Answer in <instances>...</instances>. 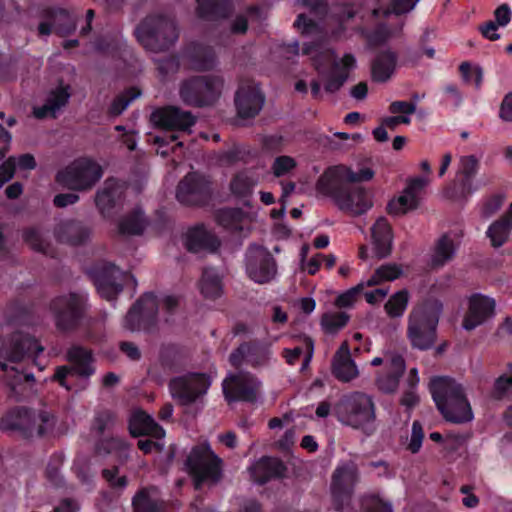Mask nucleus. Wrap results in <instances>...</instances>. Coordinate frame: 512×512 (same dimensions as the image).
I'll return each instance as SVG.
<instances>
[{"label":"nucleus","instance_id":"obj_1","mask_svg":"<svg viewBox=\"0 0 512 512\" xmlns=\"http://www.w3.org/2000/svg\"><path fill=\"white\" fill-rule=\"evenodd\" d=\"M430 390L436 406L445 420L465 423L473 419V412L461 384L448 377L431 381Z\"/></svg>","mask_w":512,"mask_h":512},{"label":"nucleus","instance_id":"obj_2","mask_svg":"<svg viewBox=\"0 0 512 512\" xmlns=\"http://www.w3.org/2000/svg\"><path fill=\"white\" fill-rule=\"evenodd\" d=\"M135 35L144 49L154 53L168 50L179 37L174 19L160 12L151 13L141 20Z\"/></svg>","mask_w":512,"mask_h":512},{"label":"nucleus","instance_id":"obj_3","mask_svg":"<svg viewBox=\"0 0 512 512\" xmlns=\"http://www.w3.org/2000/svg\"><path fill=\"white\" fill-rule=\"evenodd\" d=\"M333 413L344 425L361 429L367 434L375 431L376 406L368 394L354 392L343 396L333 406Z\"/></svg>","mask_w":512,"mask_h":512},{"label":"nucleus","instance_id":"obj_4","mask_svg":"<svg viewBox=\"0 0 512 512\" xmlns=\"http://www.w3.org/2000/svg\"><path fill=\"white\" fill-rule=\"evenodd\" d=\"M442 310V303L436 299L413 308L408 318L407 336L414 348L427 350L434 345Z\"/></svg>","mask_w":512,"mask_h":512},{"label":"nucleus","instance_id":"obj_5","mask_svg":"<svg viewBox=\"0 0 512 512\" xmlns=\"http://www.w3.org/2000/svg\"><path fill=\"white\" fill-rule=\"evenodd\" d=\"M56 424L55 417L47 411L16 408L1 420L5 430L18 431L25 438L42 437L49 434Z\"/></svg>","mask_w":512,"mask_h":512},{"label":"nucleus","instance_id":"obj_6","mask_svg":"<svg viewBox=\"0 0 512 512\" xmlns=\"http://www.w3.org/2000/svg\"><path fill=\"white\" fill-rule=\"evenodd\" d=\"M222 464V459L208 443L194 446L185 461L186 470L196 489H200L204 483H218L222 478Z\"/></svg>","mask_w":512,"mask_h":512},{"label":"nucleus","instance_id":"obj_7","mask_svg":"<svg viewBox=\"0 0 512 512\" xmlns=\"http://www.w3.org/2000/svg\"><path fill=\"white\" fill-rule=\"evenodd\" d=\"M359 481L360 471L355 461H341L335 467L331 474L330 493L337 512H354L352 499Z\"/></svg>","mask_w":512,"mask_h":512},{"label":"nucleus","instance_id":"obj_8","mask_svg":"<svg viewBox=\"0 0 512 512\" xmlns=\"http://www.w3.org/2000/svg\"><path fill=\"white\" fill-rule=\"evenodd\" d=\"M224 80L217 75L194 76L185 79L179 87L181 100L194 107H204L215 103L221 96Z\"/></svg>","mask_w":512,"mask_h":512},{"label":"nucleus","instance_id":"obj_9","mask_svg":"<svg viewBox=\"0 0 512 512\" xmlns=\"http://www.w3.org/2000/svg\"><path fill=\"white\" fill-rule=\"evenodd\" d=\"M302 53L312 55L315 68L321 81L324 82V89L328 93L338 91L348 78V72L340 70L339 62L333 52L323 50L320 43L305 44Z\"/></svg>","mask_w":512,"mask_h":512},{"label":"nucleus","instance_id":"obj_10","mask_svg":"<svg viewBox=\"0 0 512 512\" xmlns=\"http://www.w3.org/2000/svg\"><path fill=\"white\" fill-rule=\"evenodd\" d=\"M101 177L102 168L99 164L87 158H80L59 171L56 181L68 189L83 191L91 189Z\"/></svg>","mask_w":512,"mask_h":512},{"label":"nucleus","instance_id":"obj_11","mask_svg":"<svg viewBox=\"0 0 512 512\" xmlns=\"http://www.w3.org/2000/svg\"><path fill=\"white\" fill-rule=\"evenodd\" d=\"M211 385L204 373H187L174 377L169 382L170 393L180 405L188 406L203 397Z\"/></svg>","mask_w":512,"mask_h":512},{"label":"nucleus","instance_id":"obj_12","mask_svg":"<svg viewBox=\"0 0 512 512\" xmlns=\"http://www.w3.org/2000/svg\"><path fill=\"white\" fill-rule=\"evenodd\" d=\"M260 387L261 382L254 375L245 371L229 373L222 382L223 393L228 402L253 403L258 399Z\"/></svg>","mask_w":512,"mask_h":512},{"label":"nucleus","instance_id":"obj_13","mask_svg":"<svg viewBox=\"0 0 512 512\" xmlns=\"http://www.w3.org/2000/svg\"><path fill=\"white\" fill-rule=\"evenodd\" d=\"M66 359L72 366H58L55 369L53 380L57 381L62 387L70 390L66 379L70 375L77 374L81 377H90L95 369L92 366L93 356L91 350L82 346H72L68 349Z\"/></svg>","mask_w":512,"mask_h":512},{"label":"nucleus","instance_id":"obj_14","mask_svg":"<svg viewBox=\"0 0 512 512\" xmlns=\"http://www.w3.org/2000/svg\"><path fill=\"white\" fill-rule=\"evenodd\" d=\"M246 273L255 283H268L277 274L276 261L266 248L252 244L246 252Z\"/></svg>","mask_w":512,"mask_h":512},{"label":"nucleus","instance_id":"obj_15","mask_svg":"<svg viewBox=\"0 0 512 512\" xmlns=\"http://www.w3.org/2000/svg\"><path fill=\"white\" fill-rule=\"evenodd\" d=\"M84 297L70 293L51 302L56 327L62 331L74 329L83 315Z\"/></svg>","mask_w":512,"mask_h":512},{"label":"nucleus","instance_id":"obj_16","mask_svg":"<svg viewBox=\"0 0 512 512\" xmlns=\"http://www.w3.org/2000/svg\"><path fill=\"white\" fill-rule=\"evenodd\" d=\"M44 347L38 341L22 332L13 334L8 342L4 345L1 351V358L3 362L10 364L20 363L25 360L33 359L38 354L42 353Z\"/></svg>","mask_w":512,"mask_h":512},{"label":"nucleus","instance_id":"obj_17","mask_svg":"<svg viewBox=\"0 0 512 512\" xmlns=\"http://www.w3.org/2000/svg\"><path fill=\"white\" fill-rule=\"evenodd\" d=\"M92 274L99 294L107 300L115 299L128 279L135 282L132 275L122 272L112 264L99 265L93 269Z\"/></svg>","mask_w":512,"mask_h":512},{"label":"nucleus","instance_id":"obj_18","mask_svg":"<svg viewBox=\"0 0 512 512\" xmlns=\"http://www.w3.org/2000/svg\"><path fill=\"white\" fill-rule=\"evenodd\" d=\"M151 122L162 129L190 132L196 123V117L189 111L175 106L158 108L151 113Z\"/></svg>","mask_w":512,"mask_h":512},{"label":"nucleus","instance_id":"obj_19","mask_svg":"<svg viewBox=\"0 0 512 512\" xmlns=\"http://www.w3.org/2000/svg\"><path fill=\"white\" fill-rule=\"evenodd\" d=\"M76 29L75 18L62 8H45L40 13L38 34L48 36L53 31L61 36L68 35Z\"/></svg>","mask_w":512,"mask_h":512},{"label":"nucleus","instance_id":"obj_20","mask_svg":"<svg viewBox=\"0 0 512 512\" xmlns=\"http://www.w3.org/2000/svg\"><path fill=\"white\" fill-rule=\"evenodd\" d=\"M210 192V181L198 173H189L180 181L177 187V199L186 205L203 203Z\"/></svg>","mask_w":512,"mask_h":512},{"label":"nucleus","instance_id":"obj_21","mask_svg":"<svg viewBox=\"0 0 512 512\" xmlns=\"http://www.w3.org/2000/svg\"><path fill=\"white\" fill-rule=\"evenodd\" d=\"M406 369L404 358L394 352L386 354V368L376 374L375 385L384 394H394Z\"/></svg>","mask_w":512,"mask_h":512},{"label":"nucleus","instance_id":"obj_22","mask_svg":"<svg viewBox=\"0 0 512 512\" xmlns=\"http://www.w3.org/2000/svg\"><path fill=\"white\" fill-rule=\"evenodd\" d=\"M428 179H412L402 194L392 199L387 205V211L392 216H402L409 211L418 208L424 188L428 185Z\"/></svg>","mask_w":512,"mask_h":512},{"label":"nucleus","instance_id":"obj_23","mask_svg":"<svg viewBox=\"0 0 512 512\" xmlns=\"http://www.w3.org/2000/svg\"><path fill=\"white\" fill-rule=\"evenodd\" d=\"M265 102V96L258 85L247 83L241 85L235 95V106L240 118H254L260 113Z\"/></svg>","mask_w":512,"mask_h":512},{"label":"nucleus","instance_id":"obj_24","mask_svg":"<svg viewBox=\"0 0 512 512\" xmlns=\"http://www.w3.org/2000/svg\"><path fill=\"white\" fill-rule=\"evenodd\" d=\"M349 168L339 165L324 171L316 182V191L332 198L335 202L338 195H342L350 185Z\"/></svg>","mask_w":512,"mask_h":512},{"label":"nucleus","instance_id":"obj_25","mask_svg":"<svg viewBox=\"0 0 512 512\" xmlns=\"http://www.w3.org/2000/svg\"><path fill=\"white\" fill-rule=\"evenodd\" d=\"M269 360L270 351L256 342H244L229 355V362L235 368L245 363L253 368H260L266 366Z\"/></svg>","mask_w":512,"mask_h":512},{"label":"nucleus","instance_id":"obj_26","mask_svg":"<svg viewBox=\"0 0 512 512\" xmlns=\"http://www.w3.org/2000/svg\"><path fill=\"white\" fill-rule=\"evenodd\" d=\"M335 205L351 215H361L372 206V201L361 186L350 184L342 195H338Z\"/></svg>","mask_w":512,"mask_h":512},{"label":"nucleus","instance_id":"obj_27","mask_svg":"<svg viewBox=\"0 0 512 512\" xmlns=\"http://www.w3.org/2000/svg\"><path fill=\"white\" fill-rule=\"evenodd\" d=\"M158 310L156 297L144 294L128 311L125 317V327L131 331L142 327L143 322L153 320Z\"/></svg>","mask_w":512,"mask_h":512},{"label":"nucleus","instance_id":"obj_28","mask_svg":"<svg viewBox=\"0 0 512 512\" xmlns=\"http://www.w3.org/2000/svg\"><path fill=\"white\" fill-rule=\"evenodd\" d=\"M495 309V301L486 296L475 294L470 297L468 311L463 320V328L473 330L492 317Z\"/></svg>","mask_w":512,"mask_h":512},{"label":"nucleus","instance_id":"obj_29","mask_svg":"<svg viewBox=\"0 0 512 512\" xmlns=\"http://www.w3.org/2000/svg\"><path fill=\"white\" fill-rule=\"evenodd\" d=\"M124 193L123 186L116 180H107L95 196L100 213L109 218L113 209L120 205Z\"/></svg>","mask_w":512,"mask_h":512},{"label":"nucleus","instance_id":"obj_30","mask_svg":"<svg viewBox=\"0 0 512 512\" xmlns=\"http://www.w3.org/2000/svg\"><path fill=\"white\" fill-rule=\"evenodd\" d=\"M332 374L341 382H350L359 375L358 368L351 358L350 348L345 341L332 359Z\"/></svg>","mask_w":512,"mask_h":512},{"label":"nucleus","instance_id":"obj_31","mask_svg":"<svg viewBox=\"0 0 512 512\" xmlns=\"http://www.w3.org/2000/svg\"><path fill=\"white\" fill-rule=\"evenodd\" d=\"M54 235L59 242L79 245L89 239L91 230L80 222L65 220L56 225Z\"/></svg>","mask_w":512,"mask_h":512},{"label":"nucleus","instance_id":"obj_32","mask_svg":"<svg viewBox=\"0 0 512 512\" xmlns=\"http://www.w3.org/2000/svg\"><path fill=\"white\" fill-rule=\"evenodd\" d=\"M373 253L376 258L388 257L392 251V229L388 221L380 217L372 226Z\"/></svg>","mask_w":512,"mask_h":512},{"label":"nucleus","instance_id":"obj_33","mask_svg":"<svg viewBox=\"0 0 512 512\" xmlns=\"http://www.w3.org/2000/svg\"><path fill=\"white\" fill-rule=\"evenodd\" d=\"M249 472L253 481L264 484L272 478L281 477L285 466L276 458L263 457L249 468Z\"/></svg>","mask_w":512,"mask_h":512},{"label":"nucleus","instance_id":"obj_34","mask_svg":"<svg viewBox=\"0 0 512 512\" xmlns=\"http://www.w3.org/2000/svg\"><path fill=\"white\" fill-rule=\"evenodd\" d=\"M129 432L133 437L150 435L161 439L165 435L164 429L143 411L133 412L129 420Z\"/></svg>","mask_w":512,"mask_h":512},{"label":"nucleus","instance_id":"obj_35","mask_svg":"<svg viewBox=\"0 0 512 512\" xmlns=\"http://www.w3.org/2000/svg\"><path fill=\"white\" fill-rule=\"evenodd\" d=\"M185 245L191 252L215 251L220 242L213 233L207 231L203 226H197L187 232Z\"/></svg>","mask_w":512,"mask_h":512},{"label":"nucleus","instance_id":"obj_36","mask_svg":"<svg viewBox=\"0 0 512 512\" xmlns=\"http://www.w3.org/2000/svg\"><path fill=\"white\" fill-rule=\"evenodd\" d=\"M131 445L123 438L112 436L101 439L95 445V453L99 456L114 454L119 464H124L129 459Z\"/></svg>","mask_w":512,"mask_h":512},{"label":"nucleus","instance_id":"obj_37","mask_svg":"<svg viewBox=\"0 0 512 512\" xmlns=\"http://www.w3.org/2000/svg\"><path fill=\"white\" fill-rule=\"evenodd\" d=\"M69 98V86H60L55 90H52L49 93L45 104L34 109V116L38 119H42L47 116L55 117L56 113L68 103Z\"/></svg>","mask_w":512,"mask_h":512},{"label":"nucleus","instance_id":"obj_38","mask_svg":"<svg viewBox=\"0 0 512 512\" xmlns=\"http://www.w3.org/2000/svg\"><path fill=\"white\" fill-rule=\"evenodd\" d=\"M148 225L147 218L140 208H135L118 221V232L121 235H141Z\"/></svg>","mask_w":512,"mask_h":512},{"label":"nucleus","instance_id":"obj_39","mask_svg":"<svg viewBox=\"0 0 512 512\" xmlns=\"http://www.w3.org/2000/svg\"><path fill=\"white\" fill-rule=\"evenodd\" d=\"M396 66V55L391 51L379 54L372 63V79L376 82H386L390 79Z\"/></svg>","mask_w":512,"mask_h":512},{"label":"nucleus","instance_id":"obj_40","mask_svg":"<svg viewBox=\"0 0 512 512\" xmlns=\"http://www.w3.org/2000/svg\"><path fill=\"white\" fill-rule=\"evenodd\" d=\"M477 169L478 160L474 156L461 157L457 172V181L461 185V193L463 195H470L473 192L472 178L476 174Z\"/></svg>","mask_w":512,"mask_h":512},{"label":"nucleus","instance_id":"obj_41","mask_svg":"<svg viewBox=\"0 0 512 512\" xmlns=\"http://www.w3.org/2000/svg\"><path fill=\"white\" fill-rule=\"evenodd\" d=\"M257 183L258 179L254 174L248 171H241L232 178L230 191L238 198H246L252 194Z\"/></svg>","mask_w":512,"mask_h":512},{"label":"nucleus","instance_id":"obj_42","mask_svg":"<svg viewBox=\"0 0 512 512\" xmlns=\"http://www.w3.org/2000/svg\"><path fill=\"white\" fill-rule=\"evenodd\" d=\"M198 13L201 17L225 18L231 12L229 0H197Z\"/></svg>","mask_w":512,"mask_h":512},{"label":"nucleus","instance_id":"obj_43","mask_svg":"<svg viewBox=\"0 0 512 512\" xmlns=\"http://www.w3.org/2000/svg\"><path fill=\"white\" fill-rule=\"evenodd\" d=\"M456 253L454 241L447 235H443L436 243L432 255L431 264L435 268L444 266L453 259Z\"/></svg>","mask_w":512,"mask_h":512},{"label":"nucleus","instance_id":"obj_44","mask_svg":"<svg viewBox=\"0 0 512 512\" xmlns=\"http://www.w3.org/2000/svg\"><path fill=\"white\" fill-rule=\"evenodd\" d=\"M150 489L140 490L133 498L134 512H165L164 502L153 497Z\"/></svg>","mask_w":512,"mask_h":512},{"label":"nucleus","instance_id":"obj_45","mask_svg":"<svg viewBox=\"0 0 512 512\" xmlns=\"http://www.w3.org/2000/svg\"><path fill=\"white\" fill-rule=\"evenodd\" d=\"M216 65V55L209 46L198 45L190 55V66L194 70H210Z\"/></svg>","mask_w":512,"mask_h":512},{"label":"nucleus","instance_id":"obj_46","mask_svg":"<svg viewBox=\"0 0 512 512\" xmlns=\"http://www.w3.org/2000/svg\"><path fill=\"white\" fill-rule=\"evenodd\" d=\"M246 218L245 212L240 208H224L216 213L217 222L231 230H241L242 223Z\"/></svg>","mask_w":512,"mask_h":512},{"label":"nucleus","instance_id":"obj_47","mask_svg":"<svg viewBox=\"0 0 512 512\" xmlns=\"http://www.w3.org/2000/svg\"><path fill=\"white\" fill-rule=\"evenodd\" d=\"M511 229L512 222L503 217L493 222L486 232L491 245L495 248L501 247L508 240Z\"/></svg>","mask_w":512,"mask_h":512},{"label":"nucleus","instance_id":"obj_48","mask_svg":"<svg viewBox=\"0 0 512 512\" xmlns=\"http://www.w3.org/2000/svg\"><path fill=\"white\" fill-rule=\"evenodd\" d=\"M403 274V269L396 263H388L378 267L374 274L366 281V286L371 287L384 281H394Z\"/></svg>","mask_w":512,"mask_h":512},{"label":"nucleus","instance_id":"obj_49","mask_svg":"<svg viewBox=\"0 0 512 512\" xmlns=\"http://www.w3.org/2000/svg\"><path fill=\"white\" fill-rule=\"evenodd\" d=\"M200 290L206 298L215 299L221 295V279L213 269H205L203 271L200 281Z\"/></svg>","mask_w":512,"mask_h":512},{"label":"nucleus","instance_id":"obj_50","mask_svg":"<svg viewBox=\"0 0 512 512\" xmlns=\"http://www.w3.org/2000/svg\"><path fill=\"white\" fill-rule=\"evenodd\" d=\"M349 318L346 312H327L321 317L322 329L328 334H336L347 325Z\"/></svg>","mask_w":512,"mask_h":512},{"label":"nucleus","instance_id":"obj_51","mask_svg":"<svg viewBox=\"0 0 512 512\" xmlns=\"http://www.w3.org/2000/svg\"><path fill=\"white\" fill-rule=\"evenodd\" d=\"M409 293L407 290H400L393 294L385 304L386 313L392 317H400L407 308Z\"/></svg>","mask_w":512,"mask_h":512},{"label":"nucleus","instance_id":"obj_52","mask_svg":"<svg viewBox=\"0 0 512 512\" xmlns=\"http://www.w3.org/2000/svg\"><path fill=\"white\" fill-rule=\"evenodd\" d=\"M25 242L35 251L45 255L54 256L51 245L43 239L42 235L34 228H30L24 232Z\"/></svg>","mask_w":512,"mask_h":512},{"label":"nucleus","instance_id":"obj_53","mask_svg":"<svg viewBox=\"0 0 512 512\" xmlns=\"http://www.w3.org/2000/svg\"><path fill=\"white\" fill-rule=\"evenodd\" d=\"M0 369L6 372L7 384L10 386L12 391H16V387L23 380L33 381L34 376L31 373L19 372L14 366H10V363L3 362L0 359Z\"/></svg>","mask_w":512,"mask_h":512},{"label":"nucleus","instance_id":"obj_54","mask_svg":"<svg viewBox=\"0 0 512 512\" xmlns=\"http://www.w3.org/2000/svg\"><path fill=\"white\" fill-rule=\"evenodd\" d=\"M363 512H393L392 505L377 495H364L360 499Z\"/></svg>","mask_w":512,"mask_h":512},{"label":"nucleus","instance_id":"obj_55","mask_svg":"<svg viewBox=\"0 0 512 512\" xmlns=\"http://www.w3.org/2000/svg\"><path fill=\"white\" fill-rule=\"evenodd\" d=\"M294 26L304 36H315L317 39H322L323 32L319 25L311 19H308L304 14H299Z\"/></svg>","mask_w":512,"mask_h":512},{"label":"nucleus","instance_id":"obj_56","mask_svg":"<svg viewBox=\"0 0 512 512\" xmlns=\"http://www.w3.org/2000/svg\"><path fill=\"white\" fill-rule=\"evenodd\" d=\"M115 424V415L109 410H103L96 413L92 430L97 434L102 435L104 432L109 431Z\"/></svg>","mask_w":512,"mask_h":512},{"label":"nucleus","instance_id":"obj_57","mask_svg":"<svg viewBox=\"0 0 512 512\" xmlns=\"http://www.w3.org/2000/svg\"><path fill=\"white\" fill-rule=\"evenodd\" d=\"M403 29V24H400L395 29H390L388 26L379 25L369 36L368 40L373 45H380L385 43L393 36L399 35Z\"/></svg>","mask_w":512,"mask_h":512},{"label":"nucleus","instance_id":"obj_58","mask_svg":"<svg viewBox=\"0 0 512 512\" xmlns=\"http://www.w3.org/2000/svg\"><path fill=\"white\" fill-rule=\"evenodd\" d=\"M459 70L465 82L474 83L476 88H480L483 80V70L480 66H472L469 62H463Z\"/></svg>","mask_w":512,"mask_h":512},{"label":"nucleus","instance_id":"obj_59","mask_svg":"<svg viewBox=\"0 0 512 512\" xmlns=\"http://www.w3.org/2000/svg\"><path fill=\"white\" fill-rule=\"evenodd\" d=\"M367 287L366 282H360L356 286L348 289L344 293L340 294L335 301L336 306L338 307H349L353 305L359 296V294L363 291V289Z\"/></svg>","mask_w":512,"mask_h":512},{"label":"nucleus","instance_id":"obj_60","mask_svg":"<svg viewBox=\"0 0 512 512\" xmlns=\"http://www.w3.org/2000/svg\"><path fill=\"white\" fill-rule=\"evenodd\" d=\"M243 157V151L239 147L233 146L228 150L220 152L217 156V161L222 166H232L243 160Z\"/></svg>","mask_w":512,"mask_h":512},{"label":"nucleus","instance_id":"obj_61","mask_svg":"<svg viewBox=\"0 0 512 512\" xmlns=\"http://www.w3.org/2000/svg\"><path fill=\"white\" fill-rule=\"evenodd\" d=\"M296 162L290 156H279L272 164V171L276 177H281L295 168Z\"/></svg>","mask_w":512,"mask_h":512},{"label":"nucleus","instance_id":"obj_62","mask_svg":"<svg viewBox=\"0 0 512 512\" xmlns=\"http://www.w3.org/2000/svg\"><path fill=\"white\" fill-rule=\"evenodd\" d=\"M424 438V432L422 425L418 421H414L412 424L411 438L408 443L407 449L415 454L417 453L422 445V441Z\"/></svg>","mask_w":512,"mask_h":512},{"label":"nucleus","instance_id":"obj_63","mask_svg":"<svg viewBox=\"0 0 512 512\" xmlns=\"http://www.w3.org/2000/svg\"><path fill=\"white\" fill-rule=\"evenodd\" d=\"M119 469L114 466L110 469H104L102 471L103 478L109 483L112 488H124L127 485L126 476L118 477Z\"/></svg>","mask_w":512,"mask_h":512},{"label":"nucleus","instance_id":"obj_64","mask_svg":"<svg viewBox=\"0 0 512 512\" xmlns=\"http://www.w3.org/2000/svg\"><path fill=\"white\" fill-rule=\"evenodd\" d=\"M512 393V376H500L494 385L493 396L501 399Z\"/></svg>","mask_w":512,"mask_h":512}]
</instances>
